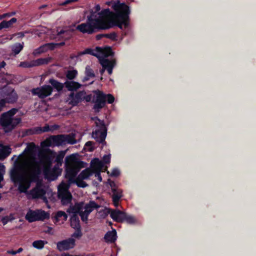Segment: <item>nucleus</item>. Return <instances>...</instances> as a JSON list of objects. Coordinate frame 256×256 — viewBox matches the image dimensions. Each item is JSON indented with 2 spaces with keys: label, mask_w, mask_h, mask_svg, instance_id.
Segmentation results:
<instances>
[{
  "label": "nucleus",
  "mask_w": 256,
  "mask_h": 256,
  "mask_svg": "<svg viewBox=\"0 0 256 256\" xmlns=\"http://www.w3.org/2000/svg\"><path fill=\"white\" fill-rule=\"evenodd\" d=\"M114 12L105 8L100 12V6L98 4L90 10L86 22L78 25L76 29L83 34H92L96 30H108L118 26L122 30L130 26V7L124 2L119 0L112 6Z\"/></svg>",
  "instance_id": "f257e3e1"
},
{
  "label": "nucleus",
  "mask_w": 256,
  "mask_h": 256,
  "mask_svg": "<svg viewBox=\"0 0 256 256\" xmlns=\"http://www.w3.org/2000/svg\"><path fill=\"white\" fill-rule=\"evenodd\" d=\"M56 152L50 148L43 150L40 152L38 161L33 159L30 164V172L27 177L23 174V167L19 163H15L13 168L10 170V176L14 184H18V190L20 193H26L32 182L40 180L42 171L47 176L58 175L60 173V169L56 166L52 168V160Z\"/></svg>",
  "instance_id": "f03ea898"
},
{
  "label": "nucleus",
  "mask_w": 256,
  "mask_h": 256,
  "mask_svg": "<svg viewBox=\"0 0 256 256\" xmlns=\"http://www.w3.org/2000/svg\"><path fill=\"white\" fill-rule=\"evenodd\" d=\"M86 163L78 159L74 154L67 156L65 159L66 178L70 183H76L80 188H85L88 184L80 177H76L80 170L86 167Z\"/></svg>",
  "instance_id": "7ed1b4c3"
},
{
  "label": "nucleus",
  "mask_w": 256,
  "mask_h": 256,
  "mask_svg": "<svg viewBox=\"0 0 256 256\" xmlns=\"http://www.w3.org/2000/svg\"><path fill=\"white\" fill-rule=\"evenodd\" d=\"M18 111V108H12L1 114L0 125L6 132H10L21 122L22 118H14Z\"/></svg>",
  "instance_id": "20e7f679"
},
{
  "label": "nucleus",
  "mask_w": 256,
  "mask_h": 256,
  "mask_svg": "<svg viewBox=\"0 0 256 256\" xmlns=\"http://www.w3.org/2000/svg\"><path fill=\"white\" fill-rule=\"evenodd\" d=\"M66 142L68 144H74L76 140L74 138L70 135L58 134L52 136L49 138L43 141L41 146L42 147H50L54 146H60Z\"/></svg>",
  "instance_id": "39448f33"
},
{
  "label": "nucleus",
  "mask_w": 256,
  "mask_h": 256,
  "mask_svg": "<svg viewBox=\"0 0 256 256\" xmlns=\"http://www.w3.org/2000/svg\"><path fill=\"white\" fill-rule=\"evenodd\" d=\"M96 120V128L92 133V136L99 143L102 145L106 144L105 140L107 134V128L104 120H100L98 116L92 118Z\"/></svg>",
  "instance_id": "423d86ee"
},
{
  "label": "nucleus",
  "mask_w": 256,
  "mask_h": 256,
  "mask_svg": "<svg viewBox=\"0 0 256 256\" xmlns=\"http://www.w3.org/2000/svg\"><path fill=\"white\" fill-rule=\"evenodd\" d=\"M50 214L42 210H30L26 215V219L29 222L44 221L50 218Z\"/></svg>",
  "instance_id": "0eeeda50"
},
{
  "label": "nucleus",
  "mask_w": 256,
  "mask_h": 256,
  "mask_svg": "<svg viewBox=\"0 0 256 256\" xmlns=\"http://www.w3.org/2000/svg\"><path fill=\"white\" fill-rule=\"evenodd\" d=\"M93 92L94 94L92 100L94 103V109L99 110L106 105V94L98 90L93 91Z\"/></svg>",
  "instance_id": "6e6552de"
},
{
  "label": "nucleus",
  "mask_w": 256,
  "mask_h": 256,
  "mask_svg": "<svg viewBox=\"0 0 256 256\" xmlns=\"http://www.w3.org/2000/svg\"><path fill=\"white\" fill-rule=\"evenodd\" d=\"M52 90V86L44 84L42 86L32 88L31 92L33 96H37L39 98L44 99L50 96Z\"/></svg>",
  "instance_id": "1a4fd4ad"
},
{
  "label": "nucleus",
  "mask_w": 256,
  "mask_h": 256,
  "mask_svg": "<svg viewBox=\"0 0 256 256\" xmlns=\"http://www.w3.org/2000/svg\"><path fill=\"white\" fill-rule=\"evenodd\" d=\"M76 246V240L70 238L58 242L56 243V248L59 252H64L73 248Z\"/></svg>",
  "instance_id": "9d476101"
},
{
  "label": "nucleus",
  "mask_w": 256,
  "mask_h": 256,
  "mask_svg": "<svg viewBox=\"0 0 256 256\" xmlns=\"http://www.w3.org/2000/svg\"><path fill=\"white\" fill-rule=\"evenodd\" d=\"M58 199L61 200V203L64 206L70 203L72 199V194L66 188H58Z\"/></svg>",
  "instance_id": "9b49d317"
},
{
  "label": "nucleus",
  "mask_w": 256,
  "mask_h": 256,
  "mask_svg": "<svg viewBox=\"0 0 256 256\" xmlns=\"http://www.w3.org/2000/svg\"><path fill=\"white\" fill-rule=\"evenodd\" d=\"M107 212L110 214L112 218L116 222H124V218L126 216V212L118 210H112L110 208L107 209Z\"/></svg>",
  "instance_id": "f8f14e48"
},
{
  "label": "nucleus",
  "mask_w": 256,
  "mask_h": 256,
  "mask_svg": "<svg viewBox=\"0 0 256 256\" xmlns=\"http://www.w3.org/2000/svg\"><path fill=\"white\" fill-rule=\"evenodd\" d=\"M83 92H78L74 94L72 92L68 96V99L70 100L68 104L73 106H76L83 100Z\"/></svg>",
  "instance_id": "ddd939ff"
},
{
  "label": "nucleus",
  "mask_w": 256,
  "mask_h": 256,
  "mask_svg": "<svg viewBox=\"0 0 256 256\" xmlns=\"http://www.w3.org/2000/svg\"><path fill=\"white\" fill-rule=\"evenodd\" d=\"M36 182V186L31 190L29 192L30 194L32 196L33 198H40L46 194V191L43 188H40L38 186L39 180Z\"/></svg>",
  "instance_id": "4468645a"
},
{
  "label": "nucleus",
  "mask_w": 256,
  "mask_h": 256,
  "mask_svg": "<svg viewBox=\"0 0 256 256\" xmlns=\"http://www.w3.org/2000/svg\"><path fill=\"white\" fill-rule=\"evenodd\" d=\"M0 96H6L4 98L2 99V100H4L5 104L6 103H14L16 102L18 98L17 94L14 90L7 94H0Z\"/></svg>",
  "instance_id": "2eb2a0df"
},
{
  "label": "nucleus",
  "mask_w": 256,
  "mask_h": 256,
  "mask_svg": "<svg viewBox=\"0 0 256 256\" xmlns=\"http://www.w3.org/2000/svg\"><path fill=\"white\" fill-rule=\"evenodd\" d=\"M90 166L94 172H100L104 167V163L98 158H94L91 160Z\"/></svg>",
  "instance_id": "dca6fc26"
},
{
  "label": "nucleus",
  "mask_w": 256,
  "mask_h": 256,
  "mask_svg": "<svg viewBox=\"0 0 256 256\" xmlns=\"http://www.w3.org/2000/svg\"><path fill=\"white\" fill-rule=\"evenodd\" d=\"M117 236L116 230L108 231L104 235V241L107 243H113L116 240Z\"/></svg>",
  "instance_id": "f3484780"
},
{
  "label": "nucleus",
  "mask_w": 256,
  "mask_h": 256,
  "mask_svg": "<svg viewBox=\"0 0 256 256\" xmlns=\"http://www.w3.org/2000/svg\"><path fill=\"white\" fill-rule=\"evenodd\" d=\"M12 149L8 146L0 144V160H3L7 158L11 153Z\"/></svg>",
  "instance_id": "a211bd4d"
},
{
  "label": "nucleus",
  "mask_w": 256,
  "mask_h": 256,
  "mask_svg": "<svg viewBox=\"0 0 256 256\" xmlns=\"http://www.w3.org/2000/svg\"><path fill=\"white\" fill-rule=\"evenodd\" d=\"M84 206V202L76 203L74 206H70L68 209L67 212L68 213H72V214H80V212H82Z\"/></svg>",
  "instance_id": "6ab92c4d"
},
{
  "label": "nucleus",
  "mask_w": 256,
  "mask_h": 256,
  "mask_svg": "<svg viewBox=\"0 0 256 256\" xmlns=\"http://www.w3.org/2000/svg\"><path fill=\"white\" fill-rule=\"evenodd\" d=\"M100 60V64L103 68H105L106 70H108L110 68H114L116 64V61L115 60H110L107 58H102Z\"/></svg>",
  "instance_id": "aec40b11"
},
{
  "label": "nucleus",
  "mask_w": 256,
  "mask_h": 256,
  "mask_svg": "<svg viewBox=\"0 0 256 256\" xmlns=\"http://www.w3.org/2000/svg\"><path fill=\"white\" fill-rule=\"evenodd\" d=\"M99 208H100V206L96 204L94 201L90 200L88 204H86L85 205L84 207L85 210L84 212L86 214H90L94 209H98Z\"/></svg>",
  "instance_id": "412c9836"
},
{
  "label": "nucleus",
  "mask_w": 256,
  "mask_h": 256,
  "mask_svg": "<svg viewBox=\"0 0 256 256\" xmlns=\"http://www.w3.org/2000/svg\"><path fill=\"white\" fill-rule=\"evenodd\" d=\"M64 86L68 90L74 91L80 88L81 84L76 82L66 80L64 82Z\"/></svg>",
  "instance_id": "4be33fe9"
},
{
  "label": "nucleus",
  "mask_w": 256,
  "mask_h": 256,
  "mask_svg": "<svg viewBox=\"0 0 256 256\" xmlns=\"http://www.w3.org/2000/svg\"><path fill=\"white\" fill-rule=\"evenodd\" d=\"M48 83L51 84L52 88H55L58 92H61L64 86V83L60 82L54 78H50L48 80Z\"/></svg>",
  "instance_id": "5701e85b"
},
{
  "label": "nucleus",
  "mask_w": 256,
  "mask_h": 256,
  "mask_svg": "<svg viewBox=\"0 0 256 256\" xmlns=\"http://www.w3.org/2000/svg\"><path fill=\"white\" fill-rule=\"evenodd\" d=\"M96 49L99 50V52L103 55L104 58L113 56L114 54L112 48L110 46H106L103 48L100 47H97Z\"/></svg>",
  "instance_id": "b1692460"
},
{
  "label": "nucleus",
  "mask_w": 256,
  "mask_h": 256,
  "mask_svg": "<svg viewBox=\"0 0 256 256\" xmlns=\"http://www.w3.org/2000/svg\"><path fill=\"white\" fill-rule=\"evenodd\" d=\"M52 60V58L50 56H48L46 58H40L36 60H33V63H34V66H40L42 65H44L48 64Z\"/></svg>",
  "instance_id": "393cba45"
},
{
  "label": "nucleus",
  "mask_w": 256,
  "mask_h": 256,
  "mask_svg": "<svg viewBox=\"0 0 256 256\" xmlns=\"http://www.w3.org/2000/svg\"><path fill=\"white\" fill-rule=\"evenodd\" d=\"M94 173V170H92L90 168H86L82 171V172L78 175V176L80 177L81 179L86 180L90 176L92 175Z\"/></svg>",
  "instance_id": "a878e982"
},
{
  "label": "nucleus",
  "mask_w": 256,
  "mask_h": 256,
  "mask_svg": "<svg viewBox=\"0 0 256 256\" xmlns=\"http://www.w3.org/2000/svg\"><path fill=\"white\" fill-rule=\"evenodd\" d=\"M40 129H38V127L32 128L28 129H24L22 130V136L24 137L28 136L33 135L34 134H38V130H40Z\"/></svg>",
  "instance_id": "bb28decb"
},
{
  "label": "nucleus",
  "mask_w": 256,
  "mask_h": 256,
  "mask_svg": "<svg viewBox=\"0 0 256 256\" xmlns=\"http://www.w3.org/2000/svg\"><path fill=\"white\" fill-rule=\"evenodd\" d=\"M70 226L73 228H80V221L78 215L76 214H74L70 218Z\"/></svg>",
  "instance_id": "cd10ccee"
},
{
  "label": "nucleus",
  "mask_w": 256,
  "mask_h": 256,
  "mask_svg": "<svg viewBox=\"0 0 256 256\" xmlns=\"http://www.w3.org/2000/svg\"><path fill=\"white\" fill-rule=\"evenodd\" d=\"M16 20L17 19L15 18H11L8 21L3 20L0 23V30L4 28H8L10 27Z\"/></svg>",
  "instance_id": "c85d7f7f"
},
{
  "label": "nucleus",
  "mask_w": 256,
  "mask_h": 256,
  "mask_svg": "<svg viewBox=\"0 0 256 256\" xmlns=\"http://www.w3.org/2000/svg\"><path fill=\"white\" fill-rule=\"evenodd\" d=\"M88 54L92 56H96V54L94 52V50L92 49L91 48H87L86 50H84V51L80 52L78 53L77 56H70V58H78L79 56H80L82 55Z\"/></svg>",
  "instance_id": "c756f323"
},
{
  "label": "nucleus",
  "mask_w": 256,
  "mask_h": 256,
  "mask_svg": "<svg viewBox=\"0 0 256 256\" xmlns=\"http://www.w3.org/2000/svg\"><path fill=\"white\" fill-rule=\"evenodd\" d=\"M113 194L112 196V199L113 202H119L122 197V190L120 189L117 188L115 192H112Z\"/></svg>",
  "instance_id": "7c9ffc66"
},
{
  "label": "nucleus",
  "mask_w": 256,
  "mask_h": 256,
  "mask_svg": "<svg viewBox=\"0 0 256 256\" xmlns=\"http://www.w3.org/2000/svg\"><path fill=\"white\" fill-rule=\"evenodd\" d=\"M54 218L56 222H58L60 220L61 218H62L64 220H66L68 218V216L64 212L60 210L56 212Z\"/></svg>",
  "instance_id": "2f4dec72"
},
{
  "label": "nucleus",
  "mask_w": 256,
  "mask_h": 256,
  "mask_svg": "<svg viewBox=\"0 0 256 256\" xmlns=\"http://www.w3.org/2000/svg\"><path fill=\"white\" fill-rule=\"evenodd\" d=\"M65 154L66 151L64 150H60L58 152L55 160V162H57L58 164L62 166Z\"/></svg>",
  "instance_id": "473e14b6"
},
{
  "label": "nucleus",
  "mask_w": 256,
  "mask_h": 256,
  "mask_svg": "<svg viewBox=\"0 0 256 256\" xmlns=\"http://www.w3.org/2000/svg\"><path fill=\"white\" fill-rule=\"evenodd\" d=\"M24 48L23 43L22 44L20 43H16L14 44L12 48V51L14 54L16 56Z\"/></svg>",
  "instance_id": "72a5a7b5"
},
{
  "label": "nucleus",
  "mask_w": 256,
  "mask_h": 256,
  "mask_svg": "<svg viewBox=\"0 0 256 256\" xmlns=\"http://www.w3.org/2000/svg\"><path fill=\"white\" fill-rule=\"evenodd\" d=\"M47 52L45 44L40 46L38 48L35 49L32 52V54L34 56H38L42 53Z\"/></svg>",
  "instance_id": "f704fd0d"
},
{
  "label": "nucleus",
  "mask_w": 256,
  "mask_h": 256,
  "mask_svg": "<svg viewBox=\"0 0 256 256\" xmlns=\"http://www.w3.org/2000/svg\"><path fill=\"white\" fill-rule=\"evenodd\" d=\"M78 74L76 70H68L66 74V78L70 80H74Z\"/></svg>",
  "instance_id": "c9c22d12"
},
{
  "label": "nucleus",
  "mask_w": 256,
  "mask_h": 256,
  "mask_svg": "<svg viewBox=\"0 0 256 256\" xmlns=\"http://www.w3.org/2000/svg\"><path fill=\"white\" fill-rule=\"evenodd\" d=\"M58 36L61 37L65 40H68L70 36V32L68 30H61L60 32H58Z\"/></svg>",
  "instance_id": "e433bc0d"
},
{
  "label": "nucleus",
  "mask_w": 256,
  "mask_h": 256,
  "mask_svg": "<svg viewBox=\"0 0 256 256\" xmlns=\"http://www.w3.org/2000/svg\"><path fill=\"white\" fill-rule=\"evenodd\" d=\"M47 242H44L42 240H35L32 243V246L34 248L38 249H42L44 248V244H46Z\"/></svg>",
  "instance_id": "4c0bfd02"
},
{
  "label": "nucleus",
  "mask_w": 256,
  "mask_h": 256,
  "mask_svg": "<svg viewBox=\"0 0 256 256\" xmlns=\"http://www.w3.org/2000/svg\"><path fill=\"white\" fill-rule=\"evenodd\" d=\"M86 80H88V78H93L94 76V71L88 66H87L86 68Z\"/></svg>",
  "instance_id": "58836bf2"
},
{
  "label": "nucleus",
  "mask_w": 256,
  "mask_h": 256,
  "mask_svg": "<svg viewBox=\"0 0 256 256\" xmlns=\"http://www.w3.org/2000/svg\"><path fill=\"white\" fill-rule=\"evenodd\" d=\"M74 229L76 230L72 234V237L76 238L78 239L80 238L82 236V234L81 230V227L76 228Z\"/></svg>",
  "instance_id": "ea45409f"
},
{
  "label": "nucleus",
  "mask_w": 256,
  "mask_h": 256,
  "mask_svg": "<svg viewBox=\"0 0 256 256\" xmlns=\"http://www.w3.org/2000/svg\"><path fill=\"white\" fill-rule=\"evenodd\" d=\"M20 66L24 68H30L32 67H34V63H33V60L30 62H22L20 63Z\"/></svg>",
  "instance_id": "a19ab883"
},
{
  "label": "nucleus",
  "mask_w": 256,
  "mask_h": 256,
  "mask_svg": "<svg viewBox=\"0 0 256 256\" xmlns=\"http://www.w3.org/2000/svg\"><path fill=\"white\" fill-rule=\"evenodd\" d=\"M124 222H126L129 224H134L136 222V219L134 216L128 215L126 213V216L124 218Z\"/></svg>",
  "instance_id": "79ce46f5"
},
{
  "label": "nucleus",
  "mask_w": 256,
  "mask_h": 256,
  "mask_svg": "<svg viewBox=\"0 0 256 256\" xmlns=\"http://www.w3.org/2000/svg\"><path fill=\"white\" fill-rule=\"evenodd\" d=\"M104 38H109L113 41H116L117 40V34L115 32H112L110 34H104Z\"/></svg>",
  "instance_id": "37998d69"
},
{
  "label": "nucleus",
  "mask_w": 256,
  "mask_h": 256,
  "mask_svg": "<svg viewBox=\"0 0 256 256\" xmlns=\"http://www.w3.org/2000/svg\"><path fill=\"white\" fill-rule=\"evenodd\" d=\"M46 48V51L48 50H54L56 48V43L54 42H49V43H46L45 44Z\"/></svg>",
  "instance_id": "c03bdc74"
},
{
  "label": "nucleus",
  "mask_w": 256,
  "mask_h": 256,
  "mask_svg": "<svg viewBox=\"0 0 256 256\" xmlns=\"http://www.w3.org/2000/svg\"><path fill=\"white\" fill-rule=\"evenodd\" d=\"M38 129H40L38 130V134H42L44 132H50V126L48 124H46L43 127H38Z\"/></svg>",
  "instance_id": "a18cd8bd"
},
{
  "label": "nucleus",
  "mask_w": 256,
  "mask_h": 256,
  "mask_svg": "<svg viewBox=\"0 0 256 256\" xmlns=\"http://www.w3.org/2000/svg\"><path fill=\"white\" fill-rule=\"evenodd\" d=\"M114 101V96L109 94H106V102H107L108 104H112Z\"/></svg>",
  "instance_id": "49530a36"
},
{
  "label": "nucleus",
  "mask_w": 256,
  "mask_h": 256,
  "mask_svg": "<svg viewBox=\"0 0 256 256\" xmlns=\"http://www.w3.org/2000/svg\"><path fill=\"white\" fill-rule=\"evenodd\" d=\"M79 215L80 216L81 220L84 222H86L88 220V216L90 214H87L84 213V211H82L80 212Z\"/></svg>",
  "instance_id": "de8ad7c7"
},
{
  "label": "nucleus",
  "mask_w": 256,
  "mask_h": 256,
  "mask_svg": "<svg viewBox=\"0 0 256 256\" xmlns=\"http://www.w3.org/2000/svg\"><path fill=\"white\" fill-rule=\"evenodd\" d=\"M110 158H111V156L110 154H105L103 156L102 160L104 164H110Z\"/></svg>",
  "instance_id": "09e8293b"
},
{
  "label": "nucleus",
  "mask_w": 256,
  "mask_h": 256,
  "mask_svg": "<svg viewBox=\"0 0 256 256\" xmlns=\"http://www.w3.org/2000/svg\"><path fill=\"white\" fill-rule=\"evenodd\" d=\"M5 172V166L2 164H0V182L4 180V174Z\"/></svg>",
  "instance_id": "8fccbe9b"
},
{
  "label": "nucleus",
  "mask_w": 256,
  "mask_h": 256,
  "mask_svg": "<svg viewBox=\"0 0 256 256\" xmlns=\"http://www.w3.org/2000/svg\"><path fill=\"white\" fill-rule=\"evenodd\" d=\"M120 174V172L118 168H114L110 174L111 176L117 177Z\"/></svg>",
  "instance_id": "3c124183"
},
{
  "label": "nucleus",
  "mask_w": 256,
  "mask_h": 256,
  "mask_svg": "<svg viewBox=\"0 0 256 256\" xmlns=\"http://www.w3.org/2000/svg\"><path fill=\"white\" fill-rule=\"evenodd\" d=\"M109 184L111 187L112 192H115L116 190L118 188L114 181L109 180Z\"/></svg>",
  "instance_id": "603ef678"
},
{
  "label": "nucleus",
  "mask_w": 256,
  "mask_h": 256,
  "mask_svg": "<svg viewBox=\"0 0 256 256\" xmlns=\"http://www.w3.org/2000/svg\"><path fill=\"white\" fill-rule=\"evenodd\" d=\"M94 142L91 141H88L85 144L86 146L90 147L88 150L90 152H92L94 150V148L92 146Z\"/></svg>",
  "instance_id": "864d4df0"
},
{
  "label": "nucleus",
  "mask_w": 256,
  "mask_h": 256,
  "mask_svg": "<svg viewBox=\"0 0 256 256\" xmlns=\"http://www.w3.org/2000/svg\"><path fill=\"white\" fill-rule=\"evenodd\" d=\"M60 128V126L58 124H53L50 126V132H53L54 130H58Z\"/></svg>",
  "instance_id": "5fc2aeb1"
},
{
  "label": "nucleus",
  "mask_w": 256,
  "mask_h": 256,
  "mask_svg": "<svg viewBox=\"0 0 256 256\" xmlns=\"http://www.w3.org/2000/svg\"><path fill=\"white\" fill-rule=\"evenodd\" d=\"M9 221V218L8 216H4V217L2 220V222L4 225H6Z\"/></svg>",
  "instance_id": "6e6d98bb"
},
{
  "label": "nucleus",
  "mask_w": 256,
  "mask_h": 256,
  "mask_svg": "<svg viewBox=\"0 0 256 256\" xmlns=\"http://www.w3.org/2000/svg\"><path fill=\"white\" fill-rule=\"evenodd\" d=\"M78 0H66L64 3H63V5H66V4H70V3H72V2H78Z\"/></svg>",
  "instance_id": "4d7b16f0"
},
{
  "label": "nucleus",
  "mask_w": 256,
  "mask_h": 256,
  "mask_svg": "<svg viewBox=\"0 0 256 256\" xmlns=\"http://www.w3.org/2000/svg\"><path fill=\"white\" fill-rule=\"evenodd\" d=\"M5 106V102L4 100H0V112L2 110L3 107Z\"/></svg>",
  "instance_id": "13d9d810"
},
{
  "label": "nucleus",
  "mask_w": 256,
  "mask_h": 256,
  "mask_svg": "<svg viewBox=\"0 0 256 256\" xmlns=\"http://www.w3.org/2000/svg\"><path fill=\"white\" fill-rule=\"evenodd\" d=\"M96 40H101L102 38H104V34H98L96 36Z\"/></svg>",
  "instance_id": "bf43d9fd"
},
{
  "label": "nucleus",
  "mask_w": 256,
  "mask_h": 256,
  "mask_svg": "<svg viewBox=\"0 0 256 256\" xmlns=\"http://www.w3.org/2000/svg\"><path fill=\"white\" fill-rule=\"evenodd\" d=\"M83 99H85L87 102H90L92 99L91 95H88L86 97H83Z\"/></svg>",
  "instance_id": "052dcab7"
},
{
  "label": "nucleus",
  "mask_w": 256,
  "mask_h": 256,
  "mask_svg": "<svg viewBox=\"0 0 256 256\" xmlns=\"http://www.w3.org/2000/svg\"><path fill=\"white\" fill-rule=\"evenodd\" d=\"M96 176L98 178V180L101 182L102 180V178L100 174V172H96Z\"/></svg>",
  "instance_id": "680f3d73"
},
{
  "label": "nucleus",
  "mask_w": 256,
  "mask_h": 256,
  "mask_svg": "<svg viewBox=\"0 0 256 256\" xmlns=\"http://www.w3.org/2000/svg\"><path fill=\"white\" fill-rule=\"evenodd\" d=\"M56 48H58V47L64 46V45H65V42H60L59 43H56Z\"/></svg>",
  "instance_id": "e2e57ef3"
},
{
  "label": "nucleus",
  "mask_w": 256,
  "mask_h": 256,
  "mask_svg": "<svg viewBox=\"0 0 256 256\" xmlns=\"http://www.w3.org/2000/svg\"><path fill=\"white\" fill-rule=\"evenodd\" d=\"M8 253L12 254V255H15V254H17L16 251L13 250L8 251Z\"/></svg>",
  "instance_id": "0e129e2a"
},
{
  "label": "nucleus",
  "mask_w": 256,
  "mask_h": 256,
  "mask_svg": "<svg viewBox=\"0 0 256 256\" xmlns=\"http://www.w3.org/2000/svg\"><path fill=\"white\" fill-rule=\"evenodd\" d=\"M113 68H109V70H107V71H108V72L109 74H112Z\"/></svg>",
  "instance_id": "69168bd1"
},
{
  "label": "nucleus",
  "mask_w": 256,
  "mask_h": 256,
  "mask_svg": "<svg viewBox=\"0 0 256 256\" xmlns=\"http://www.w3.org/2000/svg\"><path fill=\"white\" fill-rule=\"evenodd\" d=\"M105 70H106V68H102V69H101V70H100V74H101L102 75V74H103L104 73V72Z\"/></svg>",
  "instance_id": "338daca9"
},
{
  "label": "nucleus",
  "mask_w": 256,
  "mask_h": 256,
  "mask_svg": "<svg viewBox=\"0 0 256 256\" xmlns=\"http://www.w3.org/2000/svg\"><path fill=\"white\" fill-rule=\"evenodd\" d=\"M62 256H72V254H70L68 253H64L62 254Z\"/></svg>",
  "instance_id": "774afa93"
}]
</instances>
